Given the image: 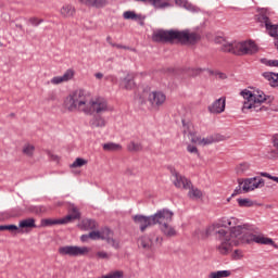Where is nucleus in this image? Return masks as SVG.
Instances as JSON below:
<instances>
[{
	"label": "nucleus",
	"instance_id": "79ce46f5",
	"mask_svg": "<svg viewBox=\"0 0 278 278\" xmlns=\"http://www.w3.org/2000/svg\"><path fill=\"white\" fill-rule=\"evenodd\" d=\"M96 257L98 260H110V257H112V254L105 251H99L96 253Z\"/></svg>",
	"mask_w": 278,
	"mask_h": 278
},
{
	"label": "nucleus",
	"instance_id": "a18cd8bd",
	"mask_svg": "<svg viewBox=\"0 0 278 278\" xmlns=\"http://www.w3.org/2000/svg\"><path fill=\"white\" fill-rule=\"evenodd\" d=\"M29 23H30V25H33V27H38V25H40V23H43V20L38 18V17H30Z\"/></svg>",
	"mask_w": 278,
	"mask_h": 278
},
{
	"label": "nucleus",
	"instance_id": "f257e3e1",
	"mask_svg": "<svg viewBox=\"0 0 278 278\" xmlns=\"http://www.w3.org/2000/svg\"><path fill=\"white\" fill-rule=\"evenodd\" d=\"M247 225L232 227L231 230H217V238L220 240V244L217 245V251L220 255H229L233 247H240V244H269L277 249V243L273 239L264 236L253 235L247 231Z\"/></svg>",
	"mask_w": 278,
	"mask_h": 278
},
{
	"label": "nucleus",
	"instance_id": "393cba45",
	"mask_svg": "<svg viewBox=\"0 0 278 278\" xmlns=\"http://www.w3.org/2000/svg\"><path fill=\"white\" fill-rule=\"evenodd\" d=\"M84 5L89 8H105L108 5V0H79Z\"/></svg>",
	"mask_w": 278,
	"mask_h": 278
},
{
	"label": "nucleus",
	"instance_id": "aec40b11",
	"mask_svg": "<svg viewBox=\"0 0 278 278\" xmlns=\"http://www.w3.org/2000/svg\"><path fill=\"white\" fill-rule=\"evenodd\" d=\"M75 72L73 70H67L64 75L62 76H55L51 79V84L54 86H58L60 84H64V81H71V78L74 77Z\"/></svg>",
	"mask_w": 278,
	"mask_h": 278
},
{
	"label": "nucleus",
	"instance_id": "0e129e2a",
	"mask_svg": "<svg viewBox=\"0 0 278 278\" xmlns=\"http://www.w3.org/2000/svg\"><path fill=\"white\" fill-rule=\"evenodd\" d=\"M135 1H139L141 3H150V0H135Z\"/></svg>",
	"mask_w": 278,
	"mask_h": 278
},
{
	"label": "nucleus",
	"instance_id": "09e8293b",
	"mask_svg": "<svg viewBox=\"0 0 278 278\" xmlns=\"http://www.w3.org/2000/svg\"><path fill=\"white\" fill-rule=\"evenodd\" d=\"M239 186L235 189L231 197H238V194H242V180H238Z\"/></svg>",
	"mask_w": 278,
	"mask_h": 278
},
{
	"label": "nucleus",
	"instance_id": "8fccbe9b",
	"mask_svg": "<svg viewBox=\"0 0 278 278\" xmlns=\"http://www.w3.org/2000/svg\"><path fill=\"white\" fill-rule=\"evenodd\" d=\"M89 238H91V240H99V238H101V232L91 231V232H89Z\"/></svg>",
	"mask_w": 278,
	"mask_h": 278
},
{
	"label": "nucleus",
	"instance_id": "20e7f679",
	"mask_svg": "<svg viewBox=\"0 0 278 278\" xmlns=\"http://www.w3.org/2000/svg\"><path fill=\"white\" fill-rule=\"evenodd\" d=\"M220 50L224 53H231L232 55H255L257 53V45L252 40L243 42L224 41Z\"/></svg>",
	"mask_w": 278,
	"mask_h": 278
},
{
	"label": "nucleus",
	"instance_id": "dca6fc26",
	"mask_svg": "<svg viewBox=\"0 0 278 278\" xmlns=\"http://www.w3.org/2000/svg\"><path fill=\"white\" fill-rule=\"evenodd\" d=\"M226 101L227 98L225 97L215 100L211 105H208V112H211V114H223V112H225Z\"/></svg>",
	"mask_w": 278,
	"mask_h": 278
},
{
	"label": "nucleus",
	"instance_id": "4c0bfd02",
	"mask_svg": "<svg viewBox=\"0 0 278 278\" xmlns=\"http://www.w3.org/2000/svg\"><path fill=\"white\" fill-rule=\"evenodd\" d=\"M251 168V165L249 163H241L236 167V173L238 175H242V173H247Z\"/></svg>",
	"mask_w": 278,
	"mask_h": 278
},
{
	"label": "nucleus",
	"instance_id": "0eeeda50",
	"mask_svg": "<svg viewBox=\"0 0 278 278\" xmlns=\"http://www.w3.org/2000/svg\"><path fill=\"white\" fill-rule=\"evenodd\" d=\"M173 216H175V213L168 208L159 210L154 215H152V220L154 225H159V227H162V225H166L168 223H173Z\"/></svg>",
	"mask_w": 278,
	"mask_h": 278
},
{
	"label": "nucleus",
	"instance_id": "7c9ffc66",
	"mask_svg": "<svg viewBox=\"0 0 278 278\" xmlns=\"http://www.w3.org/2000/svg\"><path fill=\"white\" fill-rule=\"evenodd\" d=\"M124 18L126 21H142V15L136 14L134 11H126L124 12Z\"/></svg>",
	"mask_w": 278,
	"mask_h": 278
},
{
	"label": "nucleus",
	"instance_id": "5701e85b",
	"mask_svg": "<svg viewBox=\"0 0 278 278\" xmlns=\"http://www.w3.org/2000/svg\"><path fill=\"white\" fill-rule=\"evenodd\" d=\"M121 88L124 90H134L136 88V81H134V74H128L121 80Z\"/></svg>",
	"mask_w": 278,
	"mask_h": 278
},
{
	"label": "nucleus",
	"instance_id": "7ed1b4c3",
	"mask_svg": "<svg viewBox=\"0 0 278 278\" xmlns=\"http://www.w3.org/2000/svg\"><path fill=\"white\" fill-rule=\"evenodd\" d=\"M89 102L90 97L86 90L77 89L65 98L63 105L68 112H84L86 114L90 112Z\"/></svg>",
	"mask_w": 278,
	"mask_h": 278
},
{
	"label": "nucleus",
	"instance_id": "680f3d73",
	"mask_svg": "<svg viewBox=\"0 0 278 278\" xmlns=\"http://www.w3.org/2000/svg\"><path fill=\"white\" fill-rule=\"evenodd\" d=\"M219 77H220V79H227V75H225L224 73H220Z\"/></svg>",
	"mask_w": 278,
	"mask_h": 278
},
{
	"label": "nucleus",
	"instance_id": "ddd939ff",
	"mask_svg": "<svg viewBox=\"0 0 278 278\" xmlns=\"http://www.w3.org/2000/svg\"><path fill=\"white\" fill-rule=\"evenodd\" d=\"M242 191L251 192L257 188H264V179L258 177L247 178L242 181Z\"/></svg>",
	"mask_w": 278,
	"mask_h": 278
},
{
	"label": "nucleus",
	"instance_id": "f3484780",
	"mask_svg": "<svg viewBox=\"0 0 278 278\" xmlns=\"http://www.w3.org/2000/svg\"><path fill=\"white\" fill-rule=\"evenodd\" d=\"M101 240H105L113 249H121V244L116 239H114V232L110 230V228H105L101 233H100Z\"/></svg>",
	"mask_w": 278,
	"mask_h": 278
},
{
	"label": "nucleus",
	"instance_id": "1a4fd4ad",
	"mask_svg": "<svg viewBox=\"0 0 278 278\" xmlns=\"http://www.w3.org/2000/svg\"><path fill=\"white\" fill-rule=\"evenodd\" d=\"M163 239L161 237H155L153 235L143 236L139 239V244L146 251H153V249H157V247H162Z\"/></svg>",
	"mask_w": 278,
	"mask_h": 278
},
{
	"label": "nucleus",
	"instance_id": "774afa93",
	"mask_svg": "<svg viewBox=\"0 0 278 278\" xmlns=\"http://www.w3.org/2000/svg\"><path fill=\"white\" fill-rule=\"evenodd\" d=\"M182 125H184V127H186V121H184V119H182Z\"/></svg>",
	"mask_w": 278,
	"mask_h": 278
},
{
	"label": "nucleus",
	"instance_id": "2f4dec72",
	"mask_svg": "<svg viewBox=\"0 0 278 278\" xmlns=\"http://www.w3.org/2000/svg\"><path fill=\"white\" fill-rule=\"evenodd\" d=\"M208 277H210V278H226V277H231V271H230V270L212 271Z\"/></svg>",
	"mask_w": 278,
	"mask_h": 278
},
{
	"label": "nucleus",
	"instance_id": "052dcab7",
	"mask_svg": "<svg viewBox=\"0 0 278 278\" xmlns=\"http://www.w3.org/2000/svg\"><path fill=\"white\" fill-rule=\"evenodd\" d=\"M176 5H184V0H174Z\"/></svg>",
	"mask_w": 278,
	"mask_h": 278
},
{
	"label": "nucleus",
	"instance_id": "3c124183",
	"mask_svg": "<svg viewBox=\"0 0 278 278\" xmlns=\"http://www.w3.org/2000/svg\"><path fill=\"white\" fill-rule=\"evenodd\" d=\"M48 157L52 160V162H60V156L51 153V151H48Z\"/></svg>",
	"mask_w": 278,
	"mask_h": 278
},
{
	"label": "nucleus",
	"instance_id": "2eb2a0df",
	"mask_svg": "<svg viewBox=\"0 0 278 278\" xmlns=\"http://www.w3.org/2000/svg\"><path fill=\"white\" fill-rule=\"evenodd\" d=\"M254 94L255 93L247 89L241 91V97H243L244 99L243 106H242L243 113H247V110H250L252 112L253 108H257V106H253V100L255 99Z\"/></svg>",
	"mask_w": 278,
	"mask_h": 278
},
{
	"label": "nucleus",
	"instance_id": "b1692460",
	"mask_svg": "<svg viewBox=\"0 0 278 278\" xmlns=\"http://www.w3.org/2000/svg\"><path fill=\"white\" fill-rule=\"evenodd\" d=\"M262 76L269 81V85L273 86V88H278V74L275 72H265L262 74Z\"/></svg>",
	"mask_w": 278,
	"mask_h": 278
},
{
	"label": "nucleus",
	"instance_id": "864d4df0",
	"mask_svg": "<svg viewBox=\"0 0 278 278\" xmlns=\"http://www.w3.org/2000/svg\"><path fill=\"white\" fill-rule=\"evenodd\" d=\"M271 142H273V146L275 147V149H277V151H278V134H276L271 137Z\"/></svg>",
	"mask_w": 278,
	"mask_h": 278
},
{
	"label": "nucleus",
	"instance_id": "de8ad7c7",
	"mask_svg": "<svg viewBox=\"0 0 278 278\" xmlns=\"http://www.w3.org/2000/svg\"><path fill=\"white\" fill-rule=\"evenodd\" d=\"M261 177H266L267 179H271V181H276V184H278V177L273 176L266 172H261L260 173Z\"/></svg>",
	"mask_w": 278,
	"mask_h": 278
},
{
	"label": "nucleus",
	"instance_id": "58836bf2",
	"mask_svg": "<svg viewBox=\"0 0 278 278\" xmlns=\"http://www.w3.org/2000/svg\"><path fill=\"white\" fill-rule=\"evenodd\" d=\"M88 164V161L81 157H77L75 162L71 165L72 168H81V166H86Z\"/></svg>",
	"mask_w": 278,
	"mask_h": 278
},
{
	"label": "nucleus",
	"instance_id": "49530a36",
	"mask_svg": "<svg viewBox=\"0 0 278 278\" xmlns=\"http://www.w3.org/2000/svg\"><path fill=\"white\" fill-rule=\"evenodd\" d=\"M213 142H214V137H206V138L201 139L200 144L205 147L207 144H213Z\"/></svg>",
	"mask_w": 278,
	"mask_h": 278
},
{
	"label": "nucleus",
	"instance_id": "4d7b16f0",
	"mask_svg": "<svg viewBox=\"0 0 278 278\" xmlns=\"http://www.w3.org/2000/svg\"><path fill=\"white\" fill-rule=\"evenodd\" d=\"M235 257H242V251L241 250H235Z\"/></svg>",
	"mask_w": 278,
	"mask_h": 278
},
{
	"label": "nucleus",
	"instance_id": "c03bdc74",
	"mask_svg": "<svg viewBox=\"0 0 278 278\" xmlns=\"http://www.w3.org/2000/svg\"><path fill=\"white\" fill-rule=\"evenodd\" d=\"M31 212H34L35 214H45V212H47V207L42 205L34 206Z\"/></svg>",
	"mask_w": 278,
	"mask_h": 278
},
{
	"label": "nucleus",
	"instance_id": "412c9836",
	"mask_svg": "<svg viewBox=\"0 0 278 278\" xmlns=\"http://www.w3.org/2000/svg\"><path fill=\"white\" fill-rule=\"evenodd\" d=\"M159 229L166 238H175L177 236V229L170 223L159 226Z\"/></svg>",
	"mask_w": 278,
	"mask_h": 278
},
{
	"label": "nucleus",
	"instance_id": "6ab92c4d",
	"mask_svg": "<svg viewBox=\"0 0 278 278\" xmlns=\"http://www.w3.org/2000/svg\"><path fill=\"white\" fill-rule=\"evenodd\" d=\"M257 21L258 23H262L265 25V28L267 29V31H273V29H275L277 26H273L274 24L270 23V17H268V12L266 11H262L258 15H257Z\"/></svg>",
	"mask_w": 278,
	"mask_h": 278
},
{
	"label": "nucleus",
	"instance_id": "473e14b6",
	"mask_svg": "<svg viewBox=\"0 0 278 278\" xmlns=\"http://www.w3.org/2000/svg\"><path fill=\"white\" fill-rule=\"evenodd\" d=\"M62 16L68 17L75 14V8L71 4H66L61 9Z\"/></svg>",
	"mask_w": 278,
	"mask_h": 278
},
{
	"label": "nucleus",
	"instance_id": "cd10ccee",
	"mask_svg": "<svg viewBox=\"0 0 278 278\" xmlns=\"http://www.w3.org/2000/svg\"><path fill=\"white\" fill-rule=\"evenodd\" d=\"M81 229L85 231H90L92 229H97V222L94 219H83L81 220Z\"/></svg>",
	"mask_w": 278,
	"mask_h": 278
},
{
	"label": "nucleus",
	"instance_id": "69168bd1",
	"mask_svg": "<svg viewBox=\"0 0 278 278\" xmlns=\"http://www.w3.org/2000/svg\"><path fill=\"white\" fill-rule=\"evenodd\" d=\"M202 72H203V70L198 68V70H195V75H200V73H202Z\"/></svg>",
	"mask_w": 278,
	"mask_h": 278
},
{
	"label": "nucleus",
	"instance_id": "338daca9",
	"mask_svg": "<svg viewBox=\"0 0 278 278\" xmlns=\"http://www.w3.org/2000/svg\"><path fill=\"white\" fill-rule=\"evenodd\" d=\"M15 27H17V29H21L23 31V25L16 24Z\"/></svg>",
	"mask_w": 278,
	"mask_h": 278
},
{
	"label": "nucleus",
	"instance_id": "4be33fe9",
	"mask_svg": "<svg viewBox=\"0 0 278 278\" xmlns=\"http://www.w3.org/2000/svg\"><path fill=\"white\" fill-rule=\"evenodd\" d=\"M89 125L92 129L103 128V127H105V125H108V122L105 121V117L101 116V114H96L90 119Z\"/></svg>",
	"mask_w": 278,
	"mask_h": 278
},
{
	"label": "nucleus",
	"instance_id": "5fc2aeb1",
	"mask_svg": "<svg viewBox=\"0 0 278 278\" xmlns=\"http://www.w3.org/2000/svg\"><path fill=\"white\" fill-rule=\"evenodd\" d=\"M187 151L189 153H199V149H197V147L190 146V144L187 147Z\"/></svg>",
	"mask_w": 278,
	"mask_h": 278
},
{
	"label": "nucleus",
	"instance_id": "f704fd0d",
	"mask_svg": "<svg viewBox=\"0 0 278 278\" xmlns=\"http://www.w3.org/2000/svg\"><path fill=\"white\" fill-rule=\"evenodd\" d=\"M188 194L190 199H201L203 197V192L199 188L192 187V184Z\"/></svg>",
	"mask_w": 278,
	"mask_h": 278
},
{
	"label": "nucleus",
	"instance_id": "423d86ee",
	"mask_svg": "<svg viewBox=\"0 0 278 278\" xmlns=\"http://www.w3.org/2000/svg\"><path fill=\"white\" fill-rule=\"evenodd\" d=\"M88 113L85 114H103L110 109L108 106V100L104 98H96L94 100H89L87 105Z\"/></svg>",
	"mask_w": 278,
	"mask_h": 278
},
{
	"label": "nucleus",
	"instance_id": "39448f33",
	"mask_svg": "<svg viewBox=\"0 0 278 278\" xmlns=\"http://www.w3.org/2000/svg\"><path fill=\"white\" fill-rule=\"evenodd\" d=\"M227 227H231V219L227 218V217H224L219 220V223L217 224H213L211 226H208L205 231L203 230H195V236H198L199 239L201 240H205L206 238H210V236H212V233H214L216 240H219L218 238V231H231V228L230 229H225Z\"/></svg>",
	"mask_w": 278,
	"mask_h": 278
},
{
	"label": "nucleus",
	"instance_id": "37998d69",
	"mask_svg": "<svg viewBox=\"0 0 278 278\" xmlns=\"http://www.w3.org/2000/svg\"><path fill=\"white\" fill-rule=\"evenodd\" d=\"M268 34H269V36H270L271 38L275 39V47H277V49H278V33H277V27L274 28V29H271Z\"/></svg>",
	"mask_w": 278,
	"mask_h": 278
},
{
	"label": "nucleus",
	"instance_id": "13d9d810",
	"mask_svg": "<svg viewBox=\"0 0 278 278\" xmlns=\"http://www.w3.org/2000/svg\"><path fill=\"white\" fill-rule=\"evenodd\" d=\"M112 47H116V49H127V47L118 45V43H111Z\"/></svg>",
	"mask_w": 278,
	"mask_h": 278
},
{
	"label": "nucleus",
	"instance_id": "9d476101",
	"mask_svg": "<svg viewBox=\"0 0 278 278\" xmlns=\"http://www.w3.org/2000/svg\"><path fill=\"white\" fill-rule=\"evenodd\" d=\"M148 102L153 110H160L166 103V93L159 90L151 91L148 96Z\"/></svg>",
	"mask_w": 278,
	"mask_h": 278
},
{
	"label": "nucleus",
	"instance_id": "72a5a7b5",
	"mask_svg": "<svg viewBox=\"0 0 278 278\" xmlns=\"http://www.w3.org/2000/svg\"><path fill=\"white\" fill-rule=\"evenodd\" d=\"M127 149L130 153H138V151H142V143H138L136 141H130L127 144Z\"/></svg>",
	"mask_w": 278,
	"mask_h": 278
},
{
	"label": "nucleus",
	"instance_id": "6e6d98bb",
	"mask_svg": "<svg viewBox=\"0 0 278 278\" xmlns=\"http://www.w3.org/2000/svg\"><path fill=\"white\" fill-rule=\"evenodd\" d=\"M90 238V235H83L80 237L81 242H88V239Z\"/></svg>",
	"mask_w": 278,
	"mask_h": 278
},
{
	"label": "nucleus",
	"instance_id": "a211bd4d",
	"mask_svg": "<svg viewBox=\"0 0 278 278\" xmlns=\"http://www.w3.org/2000/svg\"><path fill=\"white\" fill-rule=\"evenodd\" d=\"M67 211L68 214L63 217V220H65V225H68V223H72V220H79L81 218V213H79V208H77L75 204H71Z\"/></svg>",
	"mask_w": 278,
	"mask_h": 278
},
{
	"label": "nucleus",
	"instance_id": "4468645a",
	"mask_svg": "<svg viewBox=\"0 0 278 278\" xmlns=\"http://www.w3.org/2000/svg\"><path fill=\"white\" fill-rule=\"evenodd\" d=\"M264 101H268L270 103V96H266L264 91H256L252 102V112H262L264 110V106H262Z\"/></svg>",
	"mask_w": 278,
	"mask_h": 278
},
{
	"label": "nucleus",
	"instance_id": "e433bc0d",
	"mask_svg": "<svg viewBox=\"0 0 278 278\" xmlns=\"http://www.w3.org/2000/svg\"><path fill=\"white\" fill-rule=\"evenodd\" d=\"M237 203L239 207H253V202L249 198H245V199L239 198L237 200Z\"/></svg>",
	"mask_w": 278,
	"mask_h": 278
},
{
	"label": "nucleus",
	"instance_id": "c756f323",
	"mask_svg": "<svg viewBox=\"0 0 278 278\" xmlns=\"http://www.w3.org/2000/svg\"><path fill=\"white\" fill-rule=\"evenodd\" d=\"M103 151H109V152H114V151H122L123 146L119 143H114V142H108L102 146Z\"/></svg>",
	"mask_w": 278,
	"mask_h": 278
},
{
	"label": "nucleus",
	"instance_id": "bb28decb",
	"mask_svg": "<svg viewBox=\"0 0 278 278\" xmlns=\"http://www.w3.org/2000/svg\"><path fill=\"white\" fill-rule=\"evenodd\" d=\"M18 227L21 229H34L36 227V219L26 218L20 222Z\"/></svg>",
	"mask_w": 278,
	"mask_h": 278
},
{
	"label": "nucleus",
	"instance_id": "bf43d9fd",
	"mask_svg": "<svg viewBox=\"0 0 278 278\" xmlns=\"http://www.w3.org/2000/svg\"><path fill=\"white\" fill-rule=\"evenodd\" d=\"M96 79H103V73L99 72L94 74Z\"/></svg>",
	"mask_w": 278,
	"mask_h": 278
},
{
	"label": "nucleus",
	"instance_id": "f03ea898",
	"mask_svg": "<svg viewBox=\"0 0 278 278\" xmlns=\"http://www.w3.org/2000/svg\"><path fill=\"white\" fill-rule=\"evenodd\" d=\"M153 42H180V45H197L201 40V35L195 31L185 30H156L152 34Z\"/></svg>",
	"mask_w": 278,
	"mask_h": 278
},
{
	"label": "nucleus",
	"instance_id": "c85d7f7f",
	"mask_svg": "<svg viewBox=\"0 0 278 278\" xmlns=\"http://www.w3.org/2000/svg\"><path fill=\"white\" fill-rule=\"evenodd\" d=\"M151 5H153L156 10H165V8H170V4L166 0H150Z\"/></svg>",
	"mask_w": 278,
	"mask_h": 278
},
{
	"label": "nucleus",
	"instance_id": "a878e982",
	"mask_svg": "<svg viewBox=\"0 0 278 278\" xmlns=\"http://www.w3.org/2000/svg\"><path fill=\"white\" fill-rule=\"evenodd\" d=\"M52 225H66V220L64 218H61V219L47 218L41 220L42 227H52Z\"/></svg>",
	"mask_w": 278,
	"mask_h": 278
},
{
	"label": "nucleus",
	"instance_id": "9b49d317",
	"mask_svg": "<svg viewBox=\"0 0 278 278\" xmlns=\"http://www.w3.org/2000/svg\"><path fill=\"white\" fill-rule=\"evenodd\" d=\"M169 170L174 178L173 184L176 188H184V190H190V188H192V181H190V179L179 174V172L173 167Z\"/></svg>",
	"mask_w": 278,
	"mask_h": 278
},
{
	"label": "nucleus",
	"instance_id": "c9c22d12",
	"mask_svg": "<svg viewBox=\"0 0 278 278\" xmlns=\"http://www.w3.org/2000/svg\"><path fill=\"white\" fill-rule=\"evenodd\" d=\"M36 151V147L27 143L24 146L22 152L24 155H27V157H34V152Z\"/></svg>",
	"mask_w": 278,
	"mask_h": 278
},
{
	"label": "nucleus",
	"instance_id": "a19ab883",
	"mask_svg": "<svg viewBox=\"0 0 278 278\" xmlns=\"http://www.w3.org/2000/svg\"><path fill=\"white\" fill-rule=\"evenodd\" d=\"M262 64H265V66H271L278 68V60H268V59H262Z\"/></svg>",
	"mask_w": 278,
	"mask_h": 278
},
{
	"label": "nucleus",
	"instance_id": "ea45409f",
	"mask_svg": "<svg viewBox=\"0 0 278 278\" xmlns=\"http://www.w3.org/2000/svg\"><path fill=\"white\" fill-rule=\"evenodd\" d=\"M0 231H18V226L16 225H0Z\"/></svg>",
	"mask_w": 278,
	"mask_h": 278
},
{
	"label": "nucleus",
	"instance_id": "e2e57ef3",
	"mask_svg": "<svg viewBox=\"0 0 278 278\" xmlns=\"http://www.w3.org/2000/svg\"><path fill=\"white\" fill-rule=\"evenodd\" d=\"M106 42H109V45H112V37H106Z\"/></svg>",
	"mask_w": 278,
	"mask_h": 278
},
{
	"label": "nucleus",
	"instance_id": "603ef678",
	"mask_svg": "<svg viewBox=\"0 0 278 278\" xmlns=\"http://www.w3.org/2000/svg\"><path fill=\"white\" fill-rule=\"evenodd\" d=\"M191 136V142H193V144H201V137H195L193 134H190Z\"/></svg>",
	"mask_w": 278,
	"mask_h": 278
},
{
	"label": "nucleus",
	"instance_id": "f8f14e48",
	"mask_svg": "<svg viewBox=\"0 0 278 278\" xmlns=\"http://www.w3.org/2000/svg\"><path fill=\"white\" fill-rule=\"evenodd\" d=\"M132 220L135 225H139V229L142 233L149 229V227H153V215L144 216V215H135L132 216Z\"/></svg>",
	"mask_w": 278,
	"mask_h": 278
},
{
	"label": "nucleus",
	"instance_id": "6e6552de",
	"mask_svg": "<svg viewBox=\"0 0 278 278\" xmlns=\"http://www.w3.org/2000/svg\"><path fill=\"white\" fill-rule=\"evenodd\" d=\"M86 253H90V249L87 247L65 245L59 248L60 255H68L70 257H79V255H86Z\"/></svg>",
	"mask_w": 278,
	"mask_h": 278
}]
</instances>
